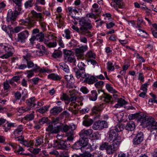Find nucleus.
I'll use <instances>...</instances> for the list:
<instances>
[{
    "label": "nucleus",
    "instance_id": "nucleus-1",
    "mask_svg": "<svg viewBox=\"0 0 157 157\" xmlns=\"http://www.w3.org/2000/svg\"><path fill=\"white\" fill-rule=\"evenodd\" d=\"M129 118L130 120L134 119L136 118L140 121L142 119V124L143 126L146 127L148 129L150 130L151 132V136H152L153 132L157 126V122L155 121L153 118L150 117H145L144 114L138 113L132 114V116H130Z\"/></svg>",
    "mask_w": 157,
    "mask_h": 157
},
{
    "label": "nucleus",
    "instance_id": "nucleus-2",
    "mask_svg": "<svg viewBox=\"0 0 157 157\" xmlns=\"http://www.w3.org/2000/svg\"><path fill=\"white\" fill-rule=\"evenodd\" d=\"M79 24L81 26L79 29L77 27L72 25V28L79 34L91 37L92 35L90 31L93 27L91 21L85 18H81L79 21Z\"/></svg>",
    "mask_w": 157,
    "mask_h": 157
},
{
    "label": "nucleus",
    "instance_id": "nucleus-3",
    "mask_svg": "<svg viewBox=\"0 0 157 157\" xmlns=\"http://www.w3.org/2000/svg\"><path fill=\"white\" fill-rule=\"evenodd\" d=\"M31 13L32 14V16L21 21L22 23L27 26L28 29H30L34 26L36 23V21L40 22L44 21V15L41 13H37L34 10H33L31 11Z\"/></svg>",
    "mask_w": 157,
    "mask_h": 157
},
{
    "label": "nucleus",
    "instance_id": "nucleus-4",
    "mask_svg": "<svg viewBox=\"0 0 157 157\" xmlns=\"http://www.w3.org/2000/svg\"><path fill=\"white\" fill-rule=\"evenodd\" d=\"M79 135L80 139L87 144L88 142V138H94L96 136L95 133L93 132V130L90 129H83L82 130L79 132Z\"/></svg>",
    "mask_w": 157,
    "mask_h": 157
},
{
    "label": "nucleus",
    "instance_id": "nucleus-5",
    "mask_svg": "<svg viewBox=\"0 0 157 157\" xmlns=\"http://www.w3.org/2000/svg\"><path fill=\"white\" fill-rule=\"evenodd\" d=\"M0 46L6 52V54L0 57L1 58L7 59L13 55L14 49L12 46L6 43H2L0 44Z\"/></svg>",
    "mask_w": 157,
    "mask_h": 157
},
{
    "label": "nucleus",
    "instance_id": "nucleus-6",
    "mask_svg": "<svg viewBox=\"0 0 157 157\" xmlns=\"http://www.w3.org/2000/svg\"><path fill=\"white\" fill-rule=\"evenodd\" d=\"M108 140L109 142L120 144L122 142L121 137L114 129L110 128L108 132Z\"/></svg>",
    "mask_w": 157,
    "mask_h": 157
},
{
    "label": "nucleus",
    "instance_id": "nucleus-7",
    "mask_svg": "<svg viewBox=\"0 0 157 157\" xmlns=\"http://www.w3.org/2000/svg\"><path fill=\"white\" fill-rule=\"evenodd\" d=\"M78 68H73V71L75 73V76L77 78H81L80 75H82V73H86L85 69L86 65L82 62H79L77 65Z\"/></svg>",
    "mask_w": 157,
    "mask_h": 157
},
{
    "label": "nucleus",
    "instance_id": "nucleus-8",
    "mask_svg": "<svg viewBox=\"0 0 157 157\" xmlns=\"http://www.w3.org/2000/svg\"><path fill=\"white\" fill-rule=\"evenodd\" d=\"M81 75V77L85 79L84 82L89 84H92L97 81L96 78L90 74L82 73Z\"/></svg>",
    "mask_w": 157,
    "mask_h": 157
},
{
    "label": "nucleus",
    "instance_id": "nucleus-9",
    "mask_svg": "<svg viewBox=\"0 0 157 157\" xmlns=\"http://www.w3.org/2000/svg\"><path fill=\"white\" fill-rule=\"evenodd\" d=\"M88 47L86 45L82 46L79 48L75 49V55L78 59H84V52L87 50Z\"/></svg>",
    "mask_w": 157,
    "mask_h": 157
},
{
    "label": "nucleus",
    "instance_id": "nucleus-10",
    "mask_svg": "<svg viewBox=\"0 0 157 157\" xmlns=\"http://www.w3.org/2000/svg\"><path fill=\"white\" fill-rule=\"evenodd\" d=\"M29 35V32L27 30L18 33L17 38L16 39V41L21 43H25V40L28 37Z\"/></svg>",
    "mask_w": 157,
    "mask_h": 157
},
{
    "label": "nucleus",
    "instance_id": "nucleus-11",
    "mask_svg": "<svg viewBox=\"0 0 157 157\" xmlns=\"http://www.w3.org/2000/svg\"><path fill=\"white\" fill-rule=\"evenodd\" d=\"M46 71V70L44 68H41L36 64H35V67L32 70H27L26 71L27 74V76L28 78H30L34 75V72H39L41 73H44Z\"/></svg>",
    "mask_w": 157,
    "mask_h": 157
},
{
    "label": "nucleus",
    "instance_id": "nucleus-12",
    "mask_svg": "<svg viewBox=\"0 0 157 157\" xmlns=\"http://www.w3.org/2000/svg\"><path fill=\"white\" fill-rule=\"evenodd\" d=\"M108 127V123L105 121H98L93 124V128L94 130H101Z\"/></svg>",
    "mask_w": 157,
    "mask_h": 157
},
{
    "label": "nucleus",
    "instance_id": "nucleus-13",
    "mask_svg": "<svg viewBox=\"0 0 157 157\" xmlns=\"http://www.w3.org/2000/svg\"><path fill=\"white\" fill-rule=\"evenodd\" d=\"M18 15L14 11H12L11 9H9L7 14L6 20L8 22L12 24L14 23V21Z\"/></svg>",
    "mask_w": 157,
    "mask_h": 157
},
{
    "label": "nucleus",
    "instance_id": "nucleus-14",
    "mask_svg": "<svg viewBox=\"0 0 157 157\" xmlns=\"http://www.w3.org/2000/svg\"><path fill=\"white\" fill-rule=\"evenodd\" d=\"M54 147L57 149L67 150L68 146L67 142L63 140L56 141L54 144Z\"/></svg>",
    "mask_w": 157,
    "mask_h": 157
},
{
    "label": "nucleus",
    "instance_id": "nucleus-15",
    "mask_svg": "<svg viewBox=\"0 0 157 157\" xmlns=\"http://www.w3.org/2000/svg\"><path fill=\"white\" fill-rule=\"evenodd\" d=\"M120 144L112 143V144H109L106 151V153L109 155L113 154L118 148Z\"/></svg>",
    "mask_w": 157,
    "mask_h": 157
},
{
    "label": "nucleus",
    "instance_id": "nucleus-16",
    "mask_svg": "<svg viewBox=\"0 0 157 157\" xmlns=\"http://www.w3.org/2000/svg\"><path fill=\"white\" fill-rule=\"evenodd\" d=\"M144 134L140 132L137 133L134 138L132 142L134 145H137L140 144L143 140Z\"/></svg>",
    "mask_w": 157,
    "mask_h": 157
},
{
    "label": "nucleus",
    "instance_id": "nucleus-17",
    "mask_svg": "<svg viewBox=\"0 0 157 157\" xmlns=\"http://www.w3.org/2000/svg\"><path fill=\"white\" fill-rule=\"evenodd\" d=\"M87 144L84 142L83 140L79 139L78 141L76 142L73 146V148L76 150L81 149L87 146Z\"/></svg>",
    "mask_w": 157,
    "mask_h": 157
},
{
    "label": "nucleus",
    "instance_id": "nucleus-18",
    "mask_svg": "<svg viewBox=\"0 0 157 157\" xmlns=\"http://www.w3.org/2000/svg\"><path fill=\"white\" fill-rule=\"evenodd\" d=\"M60 126H57L53 127L52 125H49L46 129V130L51 133H57L60 131Z\"/></svg>",
    "mask_w": 157,
    "mask_h": 157
},
{
    "label": "nucleus",
    "instance_id": "nucleus-19",
    "mask_svg": "<svg viewBox=\"0 0 157 157\" xmlns=\"http://www.w3.org/2000/svg\"><path fill=\"white\" fill-rule=\"evenodd\" d=\"M63 109L61 106H55L50 110V113L51 114L56 115H58L61 112Z\"/></svg>",
    "mask_w": 157,
    "mask_h": 157
},
{
    "label": "nucleus",
    "instance_id": "nucleus-20",
    "mask_svg": "<svg viewBox=\"0 0 157 157\" xmlns=\"http://www.w3.org/2000/svg\"><path fill=\"white\" fill-rule=\"evenodd\" d=\"M24 128L22 125H19L17 127L13 132L14 137L22 135L23 133Z\"/></svg>",
    "mask_w": 157,
    "mask_h": 157
},
{
    "label": "nucleus",
    "instance_id": "nucleus-21",
    "mask_svg": "<svg viewBox=\"0 0 157 157\" xmlns=\"http://www.w3.org/2000/svg\"><path fill=\"white\" fill-rule=\"evenodd\" d=\"M104 104L102 103L101 104H98L96 106H94L92 109V111L94 113H97L98 112L101 111L104 108Z\"/></svg>",
    "mask_w": 157,
    "mask_h": 157
},
{
    "label": "nucleus",
    "instance_id": "nucleus-22",
    "mask_svg": "<svg viewBox=\"0 0 157 157\" xmlns=\"http://www.w3.org/2000/svg\"><path fill=\"white\" fill-rule=\"evenodd\" d=\"M112 98V97L105 93H104L100 97L101 100L107 103H109L110 101Z\"/></svg>",
    "mask_w": 157,
    "mask_h": 157
},
{
    "label": "nucleus",
    "instance_id": "nucleus-23",
    "mask_svg": "<svg viewBox=\"0 0 157 157\" xmlns=\"http://www.w3.org/2000/svg\"><path fill=\"white\" fill-rule=\"evenodd\" d=\"M98 95L97 91L95 90H93L91 92L90 94L88 95V96L90 100L94 101L97 99Z\"/></svg>",
    "mask_w": 157,
    "mask_h": 157
},
{
    "label": "nucleus",
    "instance_id": "nucleus-24",
    "mask_svg": "<svg viewBox=\"0 0 157 157\" xmlns=\"http://www.w3.org/2000/svg\"><path fill=\"white\" fill-rule=\"evenodd\" d=\"M70 94V97H69V99L68 101H71L72 103L70 104V105H73V104L75 103L76 101V100L77 99V97L75 94L71 93V91H69Z\"/></svg>",
    "mask_w": 157,
    "mask_h": 157
},
{
    "label": "nucleus",
    "instance_id": "nucleus-25",
    "mask_svg": "<svg viewBox=\"0 0 157 157\" xmlns=\"http://www.w3.org/2000/svg\"><path fill=\"white\" fill-rule=\"evenodd\" d=\"M135 127V125L134 122L132 121H130L127 123L125 128L128 131H132L134 129Z\"/></svg>",
    "mask_w": 157,
    "mask_h": 157
},
{
    "label": "nucleus",
    "instance_id": "nucleus-26",
    "mask_svg": "<svg viewBox=\"0 0 157 157\" xmlns=\"http://www.w3.org/2000/svg\"><path fill=\"white\" fill-rule=\"evenodd\" d=\"M3 128L6 132H7L8 131L10 130L11 127H15V124L11 123L7 121L6 124L3 126Z\"/></svg>",
    "mask_w": 157,
    "mask_h": 157
},
{
    "label": "nucleus",
    "instance_id": "nucleus-27",
    "mask_svg": "<svg viewBox=\"0 0 157 157\" xmlns=\"http://www.w3.org/2000/svg\"><path fill=\"white\" fill-rule=\"evenodd\" d=\"M26 102L28 106H32L33 107H35L36 105L34 97L28 99L26 100Z\"/></svg>",
    "mask_w": 157,
    "mask_h": 157
},
{
    "label": "nucleus",
    "instance_id": "nucleus-28",
    "mask_svg": "<svg viewBox=\"0 0 157 157\" xmlns=\"http://www.w3.org/2000/svg\"><path fill=\"white\" fill-rule=\"evenodd\" d=\"M126 101L122 98L118 99L117 103L114 105V107L116 108H120L126 104Z\"/></svg>",
    "mask_w": 157,
    "mask_h": 157
},
{
    "label": "nucleus",
    "instance_id": "nucleus-29",
    "mask_svg": "<svg viewBox=\"0 0 157 157\" xmlns=\"http://www.w3.org/2000/svg\"><path fill=\"white\" fill-rule=\"evenodd\" d=\"M60 68L65 72L68 73L70 71L69 68L67 64L64 63H61L59 64Z\"/></svg>",
    "mask_w": 157,
    "mask_h": 157
},
{
    "label": "nucleus",
    "instance_id": "nucleus-30",
    "mask_svg": "<svg viewBox=\"0 0 157 157\" xmlns=\"http://www.w3.org/2000/svg\"><path fill=\"white\" fill-rule=\"evenodd\" d=\"M48 77V78L54 80H59L61 78L60 76L54 73L49 74Z\"/></svg>",
    "mask_w": 157,
    "mask_h": 157
},
{
    "label": "nucleus",
    "instance_id": "nucleus-31",
    "mask_svg": "<svg viewBox=\"0 0 157 157\" xmlns=\"http://www.w3.org/2000/svg\"><path fill=\"white\" fill-rule=\"evenodd\" d=\"M5 32L7 33L9 37L12 39L13 38V27L10 25L7 26Z\"/></svg>",
    "mask_w": 157,
    "mask_h": 157
},
{
    "label": "nucleus",
    "instance_id": "nucleus-32",
    "mask_svg": "<svg viewBox=\"0 0 157 157\" xmlns=\"http://www.w3.org/2000/svg\"><path fill=\"white\" fill-rule=\"evenodd\" d=\"M44 137L43 136H41L38 137L35 140V145L36 146H39L44 143Z\"/></svg>",
    "mask_w": 157,
    "mask_h": 157
},
{
    "label": "nucleus",
    "instance_id": "nucleus-33",
    "mask_svg": "<svg viewBox=\"0 0 157 157\" xmlns=\"http://www.w3.org/2000/svg\"><path fill=\"white\" fill-rule=\"evenodd\" d=\"M65 78L67 81V86L68 87L70 88H73V86L71 85V84L73 83V81L71 79V77L69 75H66L64 76Z\"/></svg>",
    "mask_w": 157,
    "mask_h": 157
},
{
    "label": "nucleus",
    "instance_id": "nucleus-34",
    "mask_svg": "<svg viewBox=\"0 0 157 157\" xmlns=\"http://www.w3.org/2000/svg\"><path fill=\"white\" fill-rule=\"evenodd\" d=\"M111 128L114 129L118 133V132L122 131L124 129V126L122 124H119L116 125L115 127Z\"/></svg>",
    "mask_w": 157,
    "mask_h": 157
},
{
    "label": "nucleus",
    "instance_id": "nucleus-35",
    "mask_svg": "<svg viewBox=\"0 0 157 157\" xmlns=\"http://www.w3.org/2000/svg\"><path fill=\"white\" fill-rule=\"evenodd\" d=\"M65 33L63 35V37L67 39H70L71 38L72 36L71 35V31L68 29L64 30Z\"/></svg>",
    "mask_w": 157,
    "mask_h": 157
},
{
    "label": "nucleus",
    "instance_id": "nucleus-36",
    "mask_svg": "<svg viewBox=\"0 0 157 157\" xmlns=\"http://www.w3.org/2000/svg\"><path fill=\"white\" fill-rule=\"evenodd\" d=\"M34 111H33L30 114L27 115L24 117L25 119L28 121H30L33 120L34 117Z\"/></svg>",
    "mask_w": 157,
    "mask_h": 157
},
{
    "label": "nucleus",
    "instance_id": "nucleus-37",
    "mask_svg": "<svg viewBox=\"0 0 157 157\" xmlns=\"http://www.w3.org/2000/svg\"><path fill=\"white\" fill-rule=\"evenodd\" d=\"M34 0H28L26 1L24 4L25 7L26 8L31 7L33 6Z\"/></svg>",
    "mask_w": 157,
    "mask_h": 157
},
{
    "label": "nucleus",
    "instance_id": "nucleus-38",
    "mask_svg": "<svg viewBox=\"0 0 157 157\" xmlns=\"http://www.w3.org/2000/svg\"><path fill=\"white\" fill-rule=\"evenodd\" d=\"M65 60L70 63H75L76 61L75 56L73 55L69 56V57H67L66 56V59Z\"/></svg>",
    "mask_w": 157,
    "mask_h": 157
},
{
    "label": "nucleus",
    "instance_id": "nucleus-39",
    "mask_svg": "<svg viewBox=\"0 0 157 157\" xmlns=\"http://www.w3.org/2000/svg\"><path fill=\"white\" fill-rule=\"evenodd\" d=\"M93 120L91 119H87L84 120L83 121L82 124L83 125L86 127H89L93 123Z\"/></svg>",
    "mask_w": 157,
    "mask_h": 157
},
{
    "label": "nucleus",
    "instance_id": "nucleus-40",
    "mask_svg": "<svg viewBox=\"0 0 157 157\" xmlns=\"http://www.w3.org/2000/svg\"><path fill=\"white\" fill-rule=\"evenodd\" d=\"M92 156V155L89 152L86 151L85 153L80 156H78L77 155H74L71 157H91Z\"/></svg>",
    "mask_w": 157,
    "mask_h": 157
},
{
    "label": "nucleus",
    "instance_id": "nucleus-41",
    "mask_svg": "<svg viewBox=\"0 0 157 157\" xmlns=\"http://www.w3.org/2000/svg\"><path fill=\"white\" fill-rule=\"evenodd\" d=\"M45 44L49 48L55 47L57 45V43L56 41H54L53 42L48 41L45 42Z\"/></svg>",
    "mask_w": 157,
    "mask_h": 157
},
{
    "label": "nucleus",
    "instance_id": "nucleus-42",
    "mask_svg": "<svg viewBox=\"0 0 157 157\" xmlns=\"http://www.w3.org/2000/svg\"><path fill=\"white\" fill-rule=\"evenodd\" d=\"M26 60L27 63L26 65L28 68H32L35 67V64H34L33 62L30 59H27Z\"/></svg>",
    "mask_w": 157,
    "mask_h": 157
},
{
    "label": "nucleus",
    "instance_id": "nucleus-43",
    "mask_svg": "<svg viewBox=\"0 0 157 157\" xmlns=\"http://www.w3.org/2000/svg\"><path fill=\"white\" fill-rule=\"evenodd\" d=\"M21 7L22 5H16L15 6V10L14 11L17 15H19L21 12Z\"/></svg>",
    "mask_w": 157,
    "mask_h": 157
},
{
    "label": "nucleus",
    "instance_id": "nucleus-44",
    "mask_svg": "<svg viewBox=\"0 0 157 157\" xmlns=\"http://www.w3.org/2000/svg\"><path fill=\"white\" fill-rule=\"evenodd\" d=\"M105 87L108 91L111 93H117V92L114 89L111 85L109 84H107L106 85Z\"/></svg>",
    "mask_w": 157,
    "mask_h": 157
},
{
    "label": "nucleus",
    "instance_id": "nucleus-45",
    "mask_svg": "<svg viewBox=\"0 0 157 157\" xmlns=\"http://www.w3.org/2000/svg\"><path fill=\"white\" fill-rule=\"evenodd\" d=\"M109 145V144L108 142H105L102 143L100 145L99 149L101 150H105L106 151Z\"/></svg>",
    "mask_w": 157,
    "mask_h": 157
},
{
    "label": "nucleus",
    "instance_id": "nucleus-46",
    "mask_svg": "<svg viewBox=\"0 0 157 157\" xmlns=\"http://www.w3.org/2000/svg\"><path fill=\"white\" fill-rule=\"evenodd\" d=\"M36 40L39 41H42L43 40L44 37V34L41 32L36 35Z\"/></svg>",
    "mask_w": 157,
    "mask_h": 157
},
{
    "label": "nucleus",
    "instance_id": "nucleus-47",
    "mask_svg": "<svg viewBox=\"0 0 157 157\" xmlns=\"http://www.w3.org/2000/svg\"><path fill=\"white\" fill-rule=\"evenodd\" d=\"M60 130L62 132H67L71 128V126H68L67 125H63L62 127L60 126Z\"/></svg>",
    "mask_w": 157,
    "mask_h": 157
},
{
    "label": "nucleus",
    "instance_id": "nucleus-48",
    "mask_svg": "<svg viewBox=\"0 0 157 157\" xmlns=\"http://www.w3.org/2000/svg\"><path fill=\"white\" fill-rule=\"evenodd\" d=\"M67 10L70 14L73 12L75 14L78 13V12L77 10L76 9V8H73L71 7H68L67 8Z\"/></svg>",
    "mask_w": 157,
    "mask_h": 157
},
{
    "label": "nucleus",
    "instance_id": "nucleus-49",
    "mask_svg": "<svg viewBox=\"0 0 157 157\" xmlns=\"http://www.w3.org/2000/svg\"><path fill=\"white\" fill-rule=\"evenodd\" d=\"M107 68L109 71H113L114 70L113 63L110 61H109L107 63Z\"/></svg>",
    "mask_w": 157,
    "mask_h": 157
},
{
    "label": "nucleus",
    "instance_id": "nucleus-50",
    "mask_svg": "<svg viewBox=\"0 0 157 157\" xmlns=\"http://www.w3.org/2000/svg\"><path fill=\"white\" fill-rule=\"evenodd\" d=\"M86 56L88 58H95L96 55L94 53H93L92 51H90L86 53Z\"/></svg>",
    "mask_w": 157,
    "mask_h": 157
},
{
    "label": "nucleus",
    "instance_id": "nucleus-51",
    "mask_svg": "<svg viewBox=\"0 0 157 157\" xmlns=\"http://www.w3.org/2000/svg\"><path fill=\"white\" fill-rule=\"evenodd\" d=\"M33 141H31L30 142H28L25 140H24L23 142L21 143L26 147H29L33 145Z\"/></svg>",
    "mask_w": 157,
    "mask_h": 157
},
{
    "label": "nucleus",
    "instance_id": "nucleus-52",
    "mask_svg": "<svg viewBox=\"0 0 157 157\" xmlns=\"http://www.w3.org/2000/svg\"><path fill=\"white\" fill-rule=\"evenodd\" d=\"M64 54V59H66V56L69 57L70 56H71L72 54V52L70 50H64L63 52Z\"/></svg>",
    "mask_w": 157,
    "mask_h": 157
},
{
    "label": "nucleus",
    "instance_id": "nucleus-53",
    "mask_svg": "<svg viewBox=\"0 0 157 157\" xmlns=\"http://www.w3.org/2000/svg\"><path fill=\"white\" fill-rule=\"evenodd\" d=\"M62 55V52L59 51L55 52L52 56L55 58H59Z\"/></svg>",
    "mask_w": 157,
    "mask_h": 157
},
{
    "label": "nucleus",
    "instance_id": "nucleus-54",
    "mask_svg": "<svg viewBox=\"0 0 157 157\" xmlns=\"http://www.w3.org/2000/svg\"><path fill=\"white\" fill-rule=\"evenodd\" d=\"M39 22L43 30V31H45L46 29V23L44 21H42Z\"/></svg>",
    "mask_w": 157,
    "mask_h": 157
},
{
    "label": "nucleus",
    "instance_id": "nucleus-55",
    "mask_svg": "<svg viewBox=\"0 0 157 157\" xmlns=\"http://www.w3.org/2000/svg\"><path fill=\"white\" fill-rule=\"evenodd\" d=\"M48 120V119L47 117H44L40 119L39 122L40 124L42 125L47 123Z\"/></svg>",
    "mask_w": 157,
    "mask_h": 157
},
{
    "label": "nucleus",
    "instance_id": "nucleus-56",
    "mask_svg": "<svg viewBox=\"0 0 157 157\" xmlns=\"http://www.w3.org/2000/svg\"><path fill=\"white\" fill-rule=\"evenodd\" d=\"M48 109V108L47 107H46L45 106H44L39 109H38V111L40 113H45L46 111H47Z\"/></svg>",
    "mask_w": 157,
    "mask_h": 157
},
{
    "label": "nucleus",
    "instance_id": "nucleus-57",
    "mask_svg": "<svg viewBox=\"0 0 157 157\" xmlns=\"http://www.w3.org/2000/svg\"><path fill=\"white\" fill-rule=\"evenodd\" d=\"M36 47L40 50H44V51L45 52L44 53H45L46 54H47L48 53V52L46 51L45 48L43 45L39 44L37 45Z\"/></svg>",
    "mask_w": 157,
    "mask_h": 157
},
{
    "label": "nucleus",
    "instance_id": "nucleus-58",
    "mask_svg": "<svg viewBox=\"0 0 157 157\" xmlns=\"http://www.w3.org/2000/svg\"><path fill=\"white\" fill-rule=\"evenodd\" d=\"M77 42L74 39L71 40V41L69 42L68 44V46L69 47L75 46L77 45Z\"/></svg>",
    "mask_w": 157,
    "mask_h": 157
},
{
    "label": "nucleus",
    "instance_id": "nucleus-59",
    "mask_svg": "<svg viewBox=\"0 0 157 157\" xmlns=\"http://www.w3.org/2000/svg\"><path fill=\"white\" fill-rule=\"evenodd\" d=\"M10 88V86L9 84V83L6 80L5 82L3 83V88L5 90H7Z\"/></svg>",
    "mask_w": 157,
    "mask_h": 157
},
{
    "label": "nucleus",
    "instance_id": "nucleus-60",
    "mask_svg": "<svg viewBox=\"0 0 157 157\" xmlns=\"http://www.w3.org/2000/svg\"><path fill=\"white\" fill-rule=\"evenodd\" d=\"M104 82L102 81H100L97 82L95 84V86L97 88H99L102 86L104 85Z\"/></svg>",
    "mask_w": 157,
    "mask_h": 157
},
{
    "label": "nucleus",
    "instance_id": "nucleus-61",
    "mask_svg": "<svg viewBox=\"0 0 157 157\" xmlns=\"http://www.w3.org/2000/svg\"><path fill=\"white\" fill-rule=\"evenodd\" d=\"M149 84L147 83H145L142 85L140 87V90L143 91L144 92H147V87Z\"/></svg>",
    "mask_w": 157,
    "mask_h": 157
},
{
    "label": "nucleus",
    "instance_id": "nucleus-62",
    "mask_svg": "<svg viewBox=\"0 0 157 157\" xmlns=\"http://www.w3.org/2000/svg\"><path fill=\"white\" fill-rule=\"evenodd\" d=\"M101 8L100 7L99 8L94 9L92 10L93 12H94L96 13V14L97 15H98L101 13Z\"/></svg>",
    "mask_w": 157,
    "mask_h": 157
},
{
    "label": "nucleus",
    "instance_id": "nucleus-63",
    "mask_svg": "<svg viewBox=\"0 0 157 157\" xmlns=\"http://www.w3.org/2000/svg\"><path fill=\"white\" fill-rule=\"evenodd\" d=\"M80 91L84 94H87L89 91L87 88L85 86L81 87L80 89Z\"/></svg>",
    "mask_w": 157,
    "mask_h": 157
},
{
    "label": "nucleus",
    "instance_id": "nucleus-64",
    "mask_svg": "<svg viewBox=\"0 0 157 157\" xmlns=\"http://www.w3.org/2000/svg\"><path fill=\"white\" fill-rule=\"evenodd\" d=\"M14 96L15 99L16 100H19L21 98V95L20 93L19 92L17 91L16 93H15L14 94Z\"/></svg>",
    "mask_w": 157,
    "mask_h": 157
}]
</instances>
